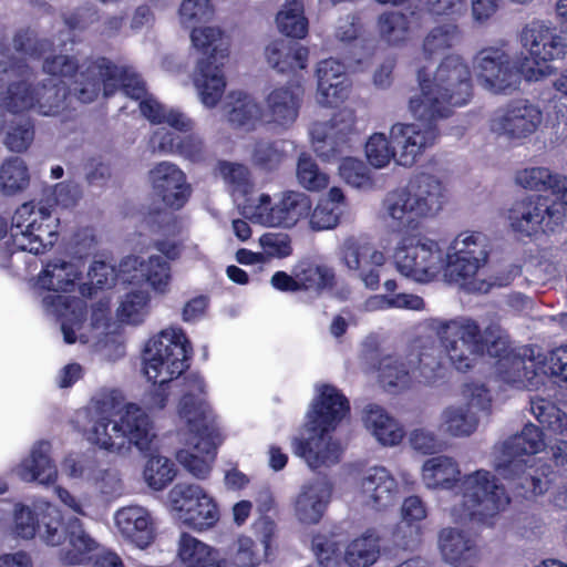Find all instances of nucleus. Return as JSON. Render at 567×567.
<instances>
[{"label": "nucleus", "mask_w": 567, "mask_h": 567, "mask_svg": "<svg viewBox=\"0 0 567 567\" xmlns=\"http://www.w3.org/2000/svg\"><path fill=\"white\" fill-rule=\"evenodd\" d=\"M95 18L96 13L89 8L65 17L69 30L61 33L56 42L39 39L33 30L27 28L17 31L12 48L0 43V87L8 84L0 99L7 111L14 114L33 111L41 116H60L68 110V91L62 83L54 79L38 84L32 82V70L23 58H43L44 73L69 80V94L81 103L93 102L102 91L105 97L121 92L140 101L141 113L150 122L166 123L181 132L190 131L193 121L148 94L145 82L133 68L113 64L106 58L87 59L80 63L76 56L68 53V43L72 45L74 42L71 31L85 29Z\"/></svg>", "instance_id": "f257e3e1"}, {"label": "nucleus", "mask_w": 567, "mask_h": 567, "mask_svg": "<svg viewBox=\"0 0 567 567\" xmlns=\"http://www.w3.org/2000/svg\"><path fill=\"white\" fill-rule=\"evenodd\" d=\"M205 382L198 374L185 379V393L178 405L179 429L186 447L177 452L178 463L194 477H208L223 436L216 416L205 400Z\"/></svg>", "instance_id": "f03ea898"}, {"label": "nucleus", "mask_w": 567, "mask_h": 567, "mask_svg": "<svg viewBox=\"0 0 567 567\" xmlns=\"http://www.w3.org/2000/svg\"><path fill=\"white\" fill-rule=\"evenodd\" d=\"M92 426L87 439L102 450L128 454L133 447L145 453L156 437L148 414L136 403L121 406L118 393L112 392L92 402Z\"/></svg>", "instance_id": "7ed1b4c3"}, {"label": "nucleus", "mask_w": 567, "mask_h": 567, "mask_svg": "<svg viewBox=\"0 0 567 567\" xmlns=\"http://www.w3.org/2000/svg\"><path fill=\"white\" fill-rule=\"evenodd\" d=\"M416 81L420 94L409 100V111L415 120L432 122L446 118L455 107L466 105L472 97L471 70L458 54L444 56L434 73L419 66Z\"/></svg>", "instance_id": "20e7f679"}, {"label": "nucleus", "mask_w": 567, "mask_h": 567, "mask_svg": "<svg viewBox=\"0 0 567 567\" xmlns=\"http://www.w3.org/2000/svg\"><path fill=\"white\" fill-rule=\"evenodd\" d=\"M349 412V401L339 389L331 384L316 386V395L307 412L305 424L308 437H295L291 443L295 454L302 457L311 470L330 467L339 463L342 447L330 433Z\"/></svg>", "instance_id": "39448f33"}, {"label": "nucleus", "mask_w": 567, "mask_h": 567, "mask_svg": "<svg viewBox=\"0 0 567 567\" xmlns=\"http://www.w3.org/2000/svg\"><path fill=\"white\" fill-rule=\"evenodd\" d=\"M545 447L543 432L527 423L502 443L495 445L493 465L495 471L524 497L543 495L550 485V465L535 455Z\"/></svg>", "instance_id": "423d86ee"}, {"label": "nucleus", "mask_w": 567, "mask_h": 567, "mask_svg": "<svg viewBox=\"0 0 567 567\" xmlns=\"http://www.w3.org/2000/svg\"><path fill=\"white\" fill-rule=\"evenodd\" d=\"M426 327L435 333L451 364L461 372L474 367L485 353L498 357L508 348V337L497 323L485 328L466 316L453 319L433 318Z\"/></svg>", "instance_id": "0eeeda50"}, {"label": "nucleus", "mask_w": 567, "mask_h": 567, "mask_svg": "<svg viewBox=\"0 0 567 567\" xmlns=\"http://www.w3.org/2000/svg\"><path fill=\"white\" fill-rule=\"evenodd\" d=\"M310 136L313 151L322 162L340 161L339 175L346 184L362 190L373 188L371 169L363 161L348 156L359 137L352 110L343 109L330 121L313 123Z\"/></svg>", "instance_id": "6e6552de"}, {"label": "nucleus", "mask_w": 567, "mask_h": 567, "mask_svg": "<svg viewBox=\"0 0 567 567\" xmlns=\"http://www.w3.org/2000/svg\"><path fill=\"white\" fill-rule=\"evenodd\" d=\"M192 346L181 328L171 327L153 336L144 346L143 371L152 388L144 395V404L151 410H162L167 402L169 383L187 368Z\"/></svg>", "instance_id": "1a4fd4ad"}, {"label": "nucleus", "mask_w": 567, "mask_h": 567, "mask_svg": "<svg viewBox=\"0 0 567 567\" xmlns=\"http://www.w3.org/2000/svg\"><path fill=\"white\" fill-rule=\"evenodd\" d=\"M81 269L78 264L62 259L47 262L38 276L35 286L49 292L42 298V307L48 315L54 316L61 323L65 343L72 344L78 340L87 339L80 331L87 313L85 300L56 293L70 291L80 278Z\"/></svg>", "instance_id": "9d476101"}, {"label": "nucleus", "mask_w": 567, "mask_h": 567, "mask_svg": "<svg viewBox=\"0 0 567 567\" xmlns=\"http://www.w3.org/2000/svg\"><path fill=\"white\" fill-rule=\"evenodd\" d=\"M193 47L204 56L198 59L192 79L199 100L208 109L215 107L226 89L224 63L228 58L229 41L218 27L190 28Z\"/></svg>", "instance_id": "9b49d317"}, {"label": "nucleus", "mask_w": 567, "mask_h": 567, "mask_svg": "<svg viewBox=\"0 0 567 567\" xmlns=\"http://www.w3.org/2000/svg\"><path fill=\"white\" fill-rule=\"evenodd\" d=\"M478 85L492 94L508 95L517 91L524 78L538 82L554 73L555 68H525L517 65L504 47L492 45L481 49L472 60Z\"/></svg>", "instance_id": "f8f14e48"}, {"label": "nucleus", "mask_w": 567, "mask_h": 567, "mask_svg": "<svg viewBox=\"0 0 567 567\" xmlns=\"http://www.w3.org/2000/svg\"><path fill=\"white\" fill-rule=\"evenodd\" d=\"M460 491V499L450 509V516L457 523L475 520L489 525L511 502L505 487L486 470L464 475Z\"/></svg>", "instance_id": "ddd939ff"}, {"label": "nucleus", "mask_w": 567, "mask_h": 567, "mask_svg": "<svg viewBox=\"0 0 567 567\" xmlns=\"http://www.w3.org/2000/svg\"><path fill=\"white\" fill-rule=\"evenodd\" d=\"M497 358L498 378L517 389L537 390L548 377L567 388V344L542 353L530 351L529 355L506 354Z\"/></svg>", "instance_id": "4468645a"}, {"label": "nucleus", "mask_w": 567, "mask_h": 567, "mask_svg": "<svg viewBox=\"0 0 567 567\" xmlns=\"http://www.w3.org/2000/svg\"><path fill=\"white\" fill-rule=\"evenodd\" d=\"M441 362L433 339L414 340L406 357L386 355L380 362V382L389 392L408 389L413 380L431 384L435 382Z\"/></svg>", "instance_id": "2eb2a0df"}, {"label": "nucleus", "mask_w": 567, "mask_h": 567, "mask_svg": "<svg viewBox=\"0 0 567 567\" xmlns=\"http://www.w3.org/2000/svg\"><path fill=\"white\" fill-rule=\"evenodd\" d=\"M488 256L487 238L481 233L460 234L445 250L447 278L473 293H487L489 285L480 269Z\"/></svg>", "instance_id": "dca6fc26"}, {"label": "nucleus", "mask_w": 567, "mask_h": 567, "mask_svg": "<svg viewBox=\"0 0 567 567\" xmlns=\"http://www.w3.org/2000/svg\"><path fill=\"white\" fill-rule=\"evenodd\" d=\"M50 207L29 202L17 208L11 224L12 245L17 250L39 255L55 244L60 219Z\"/></svg>", "instance_id": "f3484780"}, {"label": "nucleus", "mask_w": 567, "mask_h": 567, "mask_svg": "<svg viewBox=\"0 0 567 567\" xmlns=\"http://www.w3.org/2000/svg\"><path fill=\"white\" fill-rule=\"evenodd\" d=\"M393 262L400 275L419 284L433 281L442 271L447 277L445 250L429 238L403 237L394 249Z\"/></svg>", "instance_id": "a211bd4d"}, {"label": "nucleus", "mask_w": 567, "mask_h": 567, "mask_svg": "<svg viewBox=\"0 0 567 567\" xmlns=\"http://www.w3.org/2000/svg\"><path fill=\"white\" fill-rule=\"evenodd\" d=\"M542 109L525 99L513 100L493 111L488 130L498 138L523 145L543 124Z\"/></svg>", "instance_id": "6ab92c4d"}, {"label": "nucleus", "mask_w": 567, "mask_h": 567, "mask_svg": "<svg viewBox=\"0 0 567 567\" xmlns=\"http://www.w3.org/2000/svg\"><path fill=\"white\" fill-rule=\"evenodd\" d=\"M567 214L564 204H548V198L536 195L516 200L508 209L507 219L511 228L526 237L538 233H554Z\"/></svg>", "instance_id": "aec40b11"}, {"label": "nucleus", "mask_w": 567, "mask_h": 567, "mask_svg": "<svg viewBox=\"0 0 567 567\" xmlns=\"http://www.w3.org/2000/svg\"><path fill=\"white\" fill-rule=\"evenodd\" d=\"M13 532L23 539L38 536L49 546H59L64 538L61 511L43 498L35 499L32 507L17 503L13 509Z\"/></svg>", "instance_id": "412c9836"}, {"label": "nucleus", "mask_w": 567, "mask_h": 567, "mask_svg": "<svg viewBox=\"0 0 567 567\" xmlns=\"http://www.w3.org/2000/svg\"><path fill=\"white\" fill-rule=\"evenodd\" d=\"M464 402L446 405L440 415V430L452 437H468L480 425L478 412H488L492 398L483 384L466 383L462 388Z\"/></svg>", "instance_id": "4be33fe9"}, {"label": "nucleus", "mask_w": 567, "mask_h": 567, "mask_svg": "<svg viewBox=\"0 0 567 567\" xmlns=\"http://www.w3.org/2000/svg\"><path fill=\"white\" fill-rule=\"evenodd\" d=\"M168 501L175 517L189 528L204 530L219 519L216 502L197 484L177 483L169 491Z\"/></svg>", "instance_id": "5701e85b"}, {"label": "nucleus", "mask_w": 567, "mask_h": 567, "mask_svg": "<svg viewBox=\"0 0 567 567\" xmlns=\"http://www.w3.org/2000/svg\"><path fill=\"white\" fill-rule=\"evenodd\" d=\"M416 121L417 123L399 122L390 127V138L396 146L399 166H414L439 142L436 121Z\"/></svg>", "instance_id": "b1692460"}, {"label": "nucleus", "mask_w": 567, "mask_h": 567, "mask_svg": "<svg viewBox=\"0 0 567 567\" xmlns=\"http://www.w3.org/2000/svg\"><path fill=\"white\" fill-rule=\"evenodd\" d=\"M522 47L528 52L534 65L540 68L549 62L563 60L567 55V40L544 21L534 20L527 23L519 35Z\"/></svg>", "instance_id": "393cba45"}, {"label": "nucleus", "mask_w": 567, "mask_h": 567, "mask_svg": "<svg viewBox=\"0 0 567 567\" xmlns=\"http://www.w3.org/2000/svg\"><path fill=\"white\" fill-rule=\"evenodd\" d=\"M118 278L123 285L136 286L146 282L155 293L166 295L172 281L171 264L157 255L147 259L126 256L118 264Z\"/></svg>", "instance_id": "a878e982"}, {"label": "nucleus", "mask_w": 567, "mask_h": 567, "mask_svg": "<svg viewBox=\"0 0 567 567\" xmlns=\"http://www.w3.org/2000/svg\"><path fill=\"white\" fill-rule=\"evenodd\" d=\"M339 255L347 269L355 271L367 289H379L381 269L386 260L381 250L349 237L342 243Z\"/></svg>", "instance_id": "bb28decb"}, {"label": "nucleus", "mask_w": 567, "mask_h": 567, "mask_svg": "<svg viewBox=\"0 0 567 567\" xmlns=\"http://www.w3.org/2000/svg\"><path fill=\"white\" fill-rule=\"evenodd\" d=\"M303 93L300 84L287 83L271 89L264 99L265 124L281 132L289 130L299 116Z\"/></svg>", "instance_id": "cd10ccee"}, {"label": "nucleus", "mask_w": 567, "mask_h": 567, "mask_svg": "<svg viewBox=\"0 0 567 567\" xmlns=\"http://www.w3.org/2000/svg\"><path fill=\"white\" fill-rule=\"evenodd\" d=\"M114 524L122 538L140 549L155 539V522L151 512L141 505H127L114 513Z\"/></svg>", "instance_id": "c85d7f7f"}, {"label": "nucleus", "mask_w": 567, "mask_h": 567, "mask_svg": "<svg viewBox=\"0 0 567 567\" xmlns=\"http://www.w3.org/2000/svg\"><path fill=\"white\" fill-rule=\"evenodd\" d=\"M332 485L324 480L302 484L292 499L293 515L302 525L320 523L331 502Z\"/></svg>", "instance_id": "c756f323"}, {"label": "nucleus", "mask_w": 567, "mask_h": 567, "mask_svg": "<svg viewBox=\"0 0 567 567\" xmlns=\"http://www.w3.org/2000/svg\"><path fill=\"white\" fill-rule=\"evenodd\" d=\"M346 64L337 59H326L318 63L317 101L326 107H336L343 103L349 94L351 83L346 74Z\"/></svg>", "instance_id": "7c9ffc66"}, {"label": "nucleus", "mask_w": 567, "mask_h": 567, "mask_svg": "<svg viewBox=\"0 0 567 567\" xmlns=\"http://www.w3.org/2000/svg\"><path fill=\"white\" fill-rule=\"evenodd\" d=\"M154 192L166 206L174 209L182 208L190 194L184 172L171 162L157 164L150 173Z\"/></svg>", "instance_id": "2f4dec72"}, {"label": "nucleus", "mask_w": 567, "mask_h": 567, "mask_svg": "<svg viewBox=\"0 0 567 567\" xmlns=\"http://www.w3.org/2000/svg\"><path fill=\"white\" fill-rule=\"evenodd\" d=\"M398 494V483L389 470L374 466L364 472L360 482V497L365 505L374 509L386 508L395 503Z\"/></svg>", "instance_id": "473e14b6"}, {"label": "nucleus", "mask_w": 567, "mask_h": 567, "mask_svg": "<svg viewBox=\"0 0 567 567\" xmlns=\"http://www.w3.org/2000/svg\"><path fill=\"white\" fill-rule=\"evenodd\" d=\"M403 188L424 219L434 217L445 203V188L443 183L432 174H415Z\"/></svg>", "instance_id": "72a5a7b5"}, {"label": "nucleus", "mask_w": 567, "mask_h": 567, "mask_svg": "<svg viewBox=\"0 0 567 567\" xmlns=\"http://www.w3.org/2000/svg\"><path fill=\"white\" fill-rule=\"evenodd\" d=\"M383 219L394 231L415 230L424 217L403 187L389 192L382 200Z\"/></svg>", "instance_id": "f704fd0d"}, {"label": "nucleus", "mask_w": 567, "mask_h": 567, "mask_svg": "<svg viewBox=\"0 0 567 567\" xmlns=\"http://www.w3.org/2000/svg\"><path fill=\"white\" fill-rule=\"evenodd\" d=\"M51 443L48 441L34 443L30 455L14 468L17 476L27 483L54 484L58 478V468L51 458Z\"/></svg>", "instance_id": "c9c22d12"}, {"label": "nucleus", "mask_w": 567, "mask_h": 567, "mask_svg": "<svg viewBox=\"0 0 567 567\" xmlns=\"http://www.w3.org/2000/svg\"><path fill=\"white\" fill-rule=\"evenodd\" d=\"M427 515L425 504L419 496H409L401 507L402 522L393 533L395 545L404 550L416 549L422 542L421 523Z\"/></svg>", "instance_id": "e433bc0d"}, {"label": "nucleus", "mask_w": 567, "mask_h": 567, "mask_svg": "<svg viewBox=\"0 0 567 567\" xmlns=\"http://www.w3.org/2000/svg\"><path fill=\"white\" fill-rule=\"evenodd\" d=\"M515 182L528 190H549L555 197L554 203L564 204L567 209V177L553 173L547 167H527L515 175Z\"/></svg>", "instance_id": "4c0bfd02"}, {"label": "nucleus", "mask_w": 567, "mask_h": 567, "mask_svg": "<svg viewBox=\"0 0 567 567\" xmlns=\"http://www.w3.org/2000/svg\"><path fill=\"white\" fill-rule=\"evenodd\" d=\"M362 421L367 431L383 446H395L404 437L400 422L378 404H368Z\"/></svg>", "instance_id": "58836bf2"}, {"label": "nucleus", "mask_w": 567, "mask_h": 567, "mask_svg": "<svg viewBox=\"0 0 567 567\" xmlns=\"http://www.w3.org/2000/svg\"><path fill=\"white\" fill-rule=\"evenodd\" d=\"M437 548L444 563L461 565L476 556L475 540L458 527H443L437 534Z\"/></svg>", "instance_id": "ea45409f"}, {"label": "nucleus", "mask_w": 567, "mask_h": 567, "mask_svg": "<svg viewBox=\"0 0 567 567\" xmlns=\"http://www.w3.org/2000/svg\"><path fill=\"white\" fill-rule=\"evenodd\" d=\"M265 56L278 73H296L307 68L309 50L297 42L280 39L266 47Z\"/></svg>", "instance_id": "a19ab883"}, {"label": "nucleus", "mask_w": 567, "mask_h": 567, "mask_svg": "<svg viewBox=\"0 0 567 567\" xmlns=\"http://www.w3.org/2000/svg\"><path fill=\"white\" fill-rule=\"evenodd\" d=\"M228 122L236 128L250 132L265 124L264 110L249 94L236 91L227 96Z\"/></svg>", "instance_id": "79ce46f5"}, {"label": "nucleus", "mask_w": 567, "mask_h": 567, "mask_svg": "<svg viewBox=\"0 0 567 567\" xmlns=\"http://www.w3.org/2000/svg\"><path fill=\"white\" fill-rule=\"evenodd\" d=\"M416 29L413 14L403 11H384L377 18L379 39L389 47L406 44Z\"/></svg>", "instance_id": "37998d69"}, {"label": "nucleus", "mask_w": 567, "mask_h": 567, "mask_svg": "<svg viewBox=\"0 0 567 567\" xmlns=\"http://www.w3.org/2000/svg\"><path fill=\"white\" fill-rule=\"evenodd\" d=\"M458 463L451 456L437 455L422 466V481L427 488L451 489L461 480Z\"/></svg>", "instance_id": "c03bdc74"}, {"label": "nucleus", "mask_w": 567, "mask_h": 567, "mask_svg": "<svg viewBox=\"0 0 567 567\" xmlns=\"http://www.w3.org/2000/svg\"><path fill=\"white\" fill-rule=\"evenodd\" d=\"M311 199L302 192L286 190L276 200V228L290 229L302 218L308 217Z\"/></svg>", "instance_id": "a18cd8bd"}, {"label": "nucleus", "mask_w": 567, "mask_h": 567, "mask_svg": "<svg viewBox=\"0 0 567 567\" xmlns=\"http://www.w3.org/2000/svg\"><path fill=\"white\" fill-rule=\"evenodd\" d=\"M239 208L241 215L251 223L276 228V202L269 194L251 189L239 203Z\"/></svg>", "instance_id": "49530a36"}, {"label": "nucleus", "mask_w": 567, "mask_h": 567, "mask_svg": "<svg viewBox=\"0 0 567 567\" xmlns=\"http://www.w3.org/2000/svg\"><path fill=\"white\" fill-rule=\"evenodd\" d=\"M151 300V293L146 289H133L126 292L116 310L118 321L130 326L142 324L150 315Z\"/></svg>", "instance_id": "de8ad7c7"}, {"label": "nucleus", "mask_w": 567, "mask_h": 567, "mask_svg": "<svg viewBox=\"0 0 567 567\" xmlns=\"http://www.w3.org/2000/svg\"><path fill=\"white\" fill-rule=\"evenodd\" d=\"M177 555L184 567H220L214 550L186 533L181 535Z\"/></svg>", "instance_id": "09e8293b"}, {"label": "nucleus", "mask_w": 567, "mask_h": 567, "mask_svg": "<svg viewBox=\"0 0 567 567\" xmlns=\"http://www.w3.org/2000/svg\"><path fill=\"white\" fill-rule=\"evenodd\" d=\"M460 39L461 32L456 24L445 23L432 28L422 41L423 59L431 61L455 47Z\"/></svg>", "instance_id": "8fccbe9b"}, {"label": "nucleus", "mask_w": 567, "mask_h": 567, "mask_svg": "<svg viewBox=\"0 0 567 567\" xmlns=\"http://www.w3.org/2000/svg\"><path fill=\"white\" fill-rule=\"evenodd\" d=\"M380 554L379 537L372 530H367L353 539L344 553V567H369Z\"/></svg>", "instance_id": "3c124183"}, {"label": "nucleus", "mask_w": 567, "mask_h": 567, "mask_svg": "<svg viewBox=\"0 0 567 567\" xmlns=\"http://www.w3.org/2000/svg\"><path fill=\"white\" fill-rule=\"evenodd\" d=\"M276 23L286 37L303 39L308 33V19L305 17L302 0H286L277 13Z\"/></svg>", "instance_id": "603ef678"}, {"label": "nucleus", "mask_w": 567, "mask_h": 567, "mask_svg": "<svg viewBox=\"0 0 567 567\" xmlns=\"http://www.w3.org/2000/svg\"><path fill=\"white\" fill-rule=\"evenodd\" d=\"M296 270L299 290L320 293L333 286L334 271L327 265L303 261L296 267Z\"/></svg>", "instance_id": "864d4df0"}, {"label": "nucleus", "mask_w": 567, "mask_h": 567, "mask_svg": "<svg viewBox=\"0 0 567 567\" xmlns=\"http://www.w3.org/2000/svg\"><path fill=\"white\" fill-rule=\"evenodd\" d=\"M30 183L29 168L25 161L19 156L6 158L0 166V190L4 195L22 192Z\"/></svg>", "instance_id": "5fc2aeb1"}, {"label": "nucleus", "mask_w": 567, "mask_h": 567, "mask_svg": "<svg viewBox=\"0 0 567 567\" xmlns=\"http://www.w3.org/2000/svg\"><path fill=\"white\" fill-rule=\"evenodd\" d=\"M529 410L543 427L555 434L567 436V414L551 401L538 395L530 396Z\"/></svg>", "instance_id": "6e6d98bb"}, {"label": "nucleus", "mask_w": 567, "mask_h": 567, "mask_svg": "<svg viewBox=\"0 0 567 567\" xmlns=\"http://www.w3.org/2000/svg\"><path fill=\"white\" fill-rule=\"evenodd\" d=\"M3 145L12 153L27 152L34 142L35 126L30 118L13 120L4 125Z\"/></svg>", "instance_id": "4d7b16f0"}, {"label": "nucleus", "mask_w": 567, "mask_h": 567, "mask_svg": "<svg viewBox=\"0 0 567 567\" xmlns=\"http://www.w3.org/2000/svg\"><path fill=\"white\" fill-rule=\"evenodd\" d=\"M365 156L374 168H384L392 161L398 165L396 146L392 143L390 135L373 133L365 142Z\"/></svg>", "instance_id": "13d9d810"}, {"label": "nucleus", "mask_w": 567, "mask_h": 567, "mask_svg": "<svg viewBox=\"0 0 567 567\" xmlns=\"http://www.w3.org/2000/svg\"><path fill=\"white\" fill-rule=\"evenodd\" d=\"M175 463L165 456H152L144 468V480L154 491L164 489L176 476Z\"/></svg>", "instance_id": "bf43d9fd"}, {"label": "nucleus", "mask_w": 567, "mask_h": 567, "mask_svg": "<svg viewBox=\"0 0 567 567\" xmlns=\"http://www.w3.org/2000/svg\"><path fill=\"white\" fill-rule=\"evenodd\" d=\"M342 544L334 535L319 534L312 539V550L320 567H344Z\"/></svg>", "instance_id": "052dcab7"}, {"label": "nucleus", "mask_w": 567, "mask_h": 567, "mask_svg": "<svg viewBox=\"0 0 567 567\" xmlns=\"http://www.w3.org/2000/svg\"><path fill=\"white\" fill-rule=\"evenodd\" d=\"M230 559L235 567H256L268 555L250 537L240 536L230 547Z\"/></svg>", "instance_id": "680f3d73"}, {"label": "nucleus", "mask_w": 567, "mask_h": 567, "mask_svg": "<svg viewBox=\"0 0 567 567\" xmlns=\"http://www.w3.org/2000/svg\"><path fill=\"white\" fill-rule=\"evenodd\" d=\"M89 284H83L80 287L83 297H92L94 289L111 288L115 281H120L118 268L115 269L112 265L105 261H94L87 272Z\"/></svg>", "instance_id": "e2e57ef3"}, {"label": "nucleus", "mask_w": 567, "mask_h": 567, "mask_svg": "<svg viewBox=\"0 0 567 567\" xmlns=\"http://www.w3.org/2000/svg\"><path fill=\"white\" fill-rule=\"evenodd\" d=\"M299 184L309 190H320L327 187L329 177L321 172L316 162L307 154H301L297 165Z\"/></svg>", "instance_id": "0e129e2a"}, {"label": "nucleus", "mask_w": 567, "mask_h": 567, "mask_svg": "<svg viewBox=\"0 0 567 567\" xmlns=\"http://www.w3.org/2000/svg\"><path fill=\"white\" fill-rule=\"evenodd\" d=\"M218 172L224 181L233 187L234 196L241 195L244 197L252 189L249 171L244 164L220 162Z\"/></svg>", "instance_id": "69168bd1"}, {"label": "nucleus", "mask_w": 567, "mask_h": 567, "mask_svg": "<svg viewBox=\"0 0 567 567\" xmlns=\"http://www.w3.org/2000/svg\"><path fill=\"white\" fill-rule=\"evenodd\" d=\"M265 262L271 259H285L292 254L291 238L285 233H265L258 239Z\"/></svg>", "instance_id": "338daca9"}, {"label": "nucleus", "mask_w": 567, "mask_h": 567, "mask_svg": "<svg viewBox=\"0 0 567 567\" xmlns=\"http://www.w3.org/2000/svg\"><path fill=\"white\" fill-rule=\"evenodd\" d=\"M99 464L97 460L91 455L71 454L63 460L61 470L71 480L91 483Z\"/></svg>", "instance_id": "774afa93"}]
</instances>
